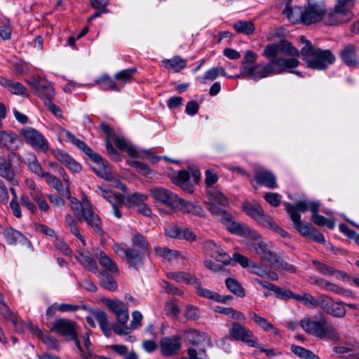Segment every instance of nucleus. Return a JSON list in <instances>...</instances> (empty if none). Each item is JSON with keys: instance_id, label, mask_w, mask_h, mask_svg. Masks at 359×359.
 Listing matches in <instances>:
<instances>
[{"instance_id": "nucleus-37", "label": "nucleus", "mask_w": 359, "mask_h": 359, "mask_svg": "<svg viewBox=\"0 0 359 359\" xmlns=\"http://www.w3.org/2000/svg\"><path fill=\"white\" fill-rule=\"evenodd\" d=\"M250 315L253 321L264 331L271 332L276 334H278V330L266 318L261 317L254 312L250 313Z\"/></svg>"}, {"instance_id": "nucleus-26", "label": "nucleus", "mask_w": 359, "mask_h": 359, "mask_svg": "<svg viewBox=\"0 0 359 359\" xmlns=\"http://www.w3.org/2000/svg\"><path fill=\"white\" fill-rule=\"evenodd\" d=\"M188 341L193 345H205L211 346V339L208 334L204 332H200L196 330H192L188 332L187 334Z\"/></svg>"}, {"instance_id": "nucleus-63", "label": "nucleus", "mask_w": 359, "mask_h": 359, "mask_svg": "<svg viewBox=\"0 0 359 359\" xmlns=\"http://www.w3.org/2000/svg\"><path fill=\"white\" fill-rule=\"evenodd\" d=\"M265 201L272 207L276 208L280 205L281 196L278 193L267 192L264 196Z\"/></svg>"}, {"instance_id": "nucleus-13", "label": "nucleus", "mask_w": 359, "mask_h": 359, "mask_svg": "<svg viewBox=\"0 0 359 359\" xmlns=\"http://www.w3.org/2000/svg\"><path fill=\"white\" fill-rule=\"evenodd\" d=\"M243 209L248 215L256 220L259 224L264 226L265 221L270 220L271 217L266 215L260 204L254 201L251 203L245 202L243 203Z\"/></svg>"}, {"instance_id": "nucleus-54", "label": "nucleus", "mask_w": 359, "mask_h": 359, "mask_svg": "<svg viewBox=\"0 0 359 359\" xmlns=\"http://www.w3.org/2000/svg\"><path fill=\"white\" fill-rule=\"evenodd\" d=\"M38 337L48 348L57 351L60 349L58 341L53 337L44 334L41 332V334Z\"/></svg>"}, {"instance_id": "nucleus-9", "label": "nucleus", "mask_w": 359, "mask_h": 359, "mask_svg": "<svg viewBox=\"0 0 359 359\" xmlns=\"http://www.w3.org/2000/svg\"><path fill=\"white\" fill-rule=\"evenodd\" d=\"M326 11V6L323 1L309 3L307 6L304 7L303 24L309 25L322 20Z\"/></svg>"}, {"instance_id": "nucleus-38", "label": "nucleus", "mask_w": 359, "mask_h": 359, "mask_svg": "<svg viewBox=\"0 0 359 359\" xmlns=\"http://www.w3.org/2000/svg\"><path fill=\"white\" fill-rule=\"evenodd\" d=\"M96 192L107 200L111 204L114 203H124V196L121 194H114L109 189L97 187Z\"/></svg>"}, {"instance_id": "nucleus-59", "label": "nucleus", "mask_w": 359, "mask_h": 359, "mask_svg": "<svg viewBox=\"0 0 359 359\" xmlns=\"http://www.w3.org/2000/svg\"><path fill=\"white\" fill-rule=\"evenodd\" d=\"M12 29L8 20L0 22V36L4 40L9 39L11 36Z\"/></svg>"}, {"instance_id": "nucleus-45", "label": "nucleus", "mask_w": 359, "mask_h": 359, "mask_svg": "<svg viewBox=\"0 0 359 359\" xmlns=\"http://www.w3.org/2000/svg\"><path fill=\"white\" fill-rule=\"evenodd\" d=\"M32 198L38 205V207L42 212H48L50 209V206L46 202V200L41 193L38 189H33V191L30 194Z\"/></svg>"}, {"instance_id": "nucleus-43", "label": "nucleus", "mask_w": 359, "mask_h": 359, "mask_svg": "<svg viewBox=\"0 0 359 359\" xmlns=\"http://www.w3.org/2000/svg\"><path fill=\"white\" fill-rule=\"evenodd\" d=\"M226 287L235 295L243 297L245 294V290L242 285L236 279L228 278L225 280Z\"/></svg>"}, {"instance_id": "nucleus-28", "label": "nucleus", "mask_w": 359, "mask_h": 359, "mask_svg": "<svg viewBox=\"0 0 359 359\" xmlns=\"http://www.w3.org/2000/svg\"><path fill=\"white\" fill-rule=\"evenodd\" d=\"M95 257L98 259L100 264L106 270L112 273H117L118 272V269L115 262L104 252L99 251L96 252Z\"/></svg>"}, {"instance_id": "nucleus-25", "label": "nucleus", "mask_w": 359, "mask_h": 359, "mask_svg": "<svg viewBox=\"0 0 359 359\" xmlns=\"http://www.w3.org/2000/svg\"><path fill=\"white\" fill-rule=\"evenodd\" d=\"M257 182L269 189H276L278 187L276 176L269 170L257 171L255 175Z\"/></svg>"}, {"instance_id": "nucleus-17", "label": "nucleus", "mask_w": 359, "mask_h": 359, "mask_svg": "<svg viewBox=\"0 0 359 359\" xmlns=\"http://www.w3.org/2000/svg\"><path fill=\"white\" fill-rule=\"evenodd\" d=\"M339 55L346 65L354 68L358 67V57L357 47L354 44H345L339 50Z\"/></svg>"}, {"instance_id": "nucleus-16", "label": "nucleus", "mask_w": 359, "mask_h": 359, "mask_svg": "<svg viewBox=\"0 0 359 359\" xmlns=\"http://www.w3.org/2000/svg\"><path fill=\"white\" fill-rule=\"evenodd\" d=\"M161 353L165 357H170L177 354L182 347L180 337L172 336L163 338L160 342Z\"/></svg>"}, {"instance_id": "nucleus-60", "label": "nucleus", "mask_w": 359, "mask_h": 359, "mask_svg": "<svg viewBox=\"0 0 359 359\" xmlns=\"http://www.w3.org/2000/svg\"><path fill=\"white\" fill-rule=\"evenodd\" d=\"M111 328L116 334L120 336L127 335L131 332V328L126 325V323L121 320H117L116 323H114Z\"/></svg>"}, {"instance_id": "nucleus-39", "label": "nucleus", "mask_w": 359, "mask_h": 359, "mask_svg": "<svg viewBox=\"0 0 359 359\" xmlns=\"http://www.w3.org/2000/svg\"><path fill=\"white\" fill-rule=\"evenodd\" d=\"M280 53V45L279 43L269 44L264 50L263 55L265 57L273 62L276 60L285 59V57H278Z\"/></svg>"}, {"instance_id": "nucleus-18", "label": "nucleus", "mask_w": 359, "mask_h": 359, "mask_svg": "<svg viewBox=\"0 0 359 359\" xmlns=\"http://www.w3.org/2000/svg\"><path fill=\"white\" fill-rule=\"evenodd\" d=\"M105 304L116 315L117 320L128 322V309L125 303L118 299H107Z\"/></svg>"}, {"instance_id": "nucleus-36", "label": "nucleus", "mask_w": 359, "mask_h": 359, "mask_svg": "<svg viewBox=\"0 0 359 359\" xmlns=\"http://www.w3.org/2000/svg\"><path fill=\"white\" fill-rule=\"evenodd\" d=\"M162 62L166 68L173 69L177 72H180L187 65V60L178 55L170 59H165Z\"/></svg>"}, {"instance_id": "nucleus-33", "label": "nucleus", "mask_w": 359, "mask_h": 359, "mask_svg": "<svg viewBox=\"0 0 359 359\" xmlns=\"http://www.w3.org/2000/svg\"><path fill=\"white\" fill-rule=\"evenodd\" d=\"M36 94L44 101V103L46 104L53 100L55 90L50 83L45 81L36 91Z\"/></svg>"}, {"instance_id": "nucleus-24", "label": "nucleus", "mask_w": 359, "mask_h": 359, "mask_svg": "<svg viewBox=\"0 0 359 359\" xmlns=\"http://www.w3.org/2000/svg\"><path fill=\"white\" fill-rule=\"evenodd\" d=\"M0 176L6 179L13 186L17 185L18 181L11 168L10 161L6 157L0 155Z\"/></svg>"}, {"instance_id": "nucleus-64", "label": "nucleus", "mask_w": 359, "mask_h": 359, "mask_svg": "<svg viewBox=\"0 0 359 359\" xmlns=\"http://www.w3.org/2000/svg\"><path fill=\"white\" fill-rule=\"evenodd\" d=\"M28 166L30 170L38 177H41L44 175L45 171L43 170V168L36 156L33 155L32 160L29 163Z\"/></svg>"}, {"instance_id": "nucleus-8", "label": "nucleus", "mask_w": 359, "mask_h": 359, "mask_svg": "<svg viewBox=\"0 0 359 359\" xmlns=\"http://www.w3.org/2000/svg\"><path fill=\"white\" fill-rule=\"evenodd\" d=\"M229 334L232 339L244 342L250 347H259L258 339L254 336L252 332L238 323L231 325Z\"/></svg>"}, {"instance_id": "nucleus-53", "label": "nucleus", "mask_w": 359, "mask_h": 359, "mask_svg": "<svg viewBox=\"0 0 359 359\" xmlns=\"http://www.w3.org/2000/svg\"><path fill=\"white\" fill-rule=\"evenodd\" d=\"M333 301V299L330 297L322 294L318 297H316V304L315 308H320L324 312L326 313L328 308L332 304V302Z\"/></svg>"}, {"instance_id": "nucleus-52", "label": "nucleus", "mask_w": 359, "mask_h": 359, "mask_svg": "<svg viewBox=\"0 0 359 359\" xmlns=\"http://www.w3.org/2000/svg\"><path fill=\"white\" fill-rule=\"evenodd\" d=\"M291 351L297 355L305 359H318L315 353L302 346L293 345L291 346Z\"/></svg>"}, {"instance_id": "nucleus-30", "label": "nucleus", "mask_w": 359, "mask_h": 359, "mask_svg": "<svg viewBox=\"0 0 359 359\" xmlns=\"http://www.w3.org/2000/svg\"><path fill=\"white\" fill-rule=\"evenodd\" d=\"M167 276L168 278L172 279L177 283L187 285H194L197 282V278L184 271L169 272Z\"/></svg>"}, {"instance_id": "nucleus-10", "label": "nucleus", "mask_w": 359, "mask_h": 359, "mask_svg": "<svg viewBox=\"0 0 359 359\" xmlns=\"http://www.w3.org/2000/svg\"><path fill=\"white\" fill-rule=\"evenodd\" d=\"M116 254L122 253L126 258L127 264L130 267L137 269L143 265L145 253L139 250L128 248L126 245H115L113 248Z\"/></svg>"}, {"instance_id": "nucleus-4", "label": "nucleus", "mask_w": 359, "mask_h": 359, "mask_svg": "<svg viewBox=\"0 0 359 359\" xmlns=\"http://www.w3.org/2000/svg\"><path fill=\"white\" fill-rule=\"evenodd\" d=\"M301 327L309 334L319 339L327 338L330 340L339 339L337 330L327 323L325 317L317 318L306 316L299 321Z\"/></svg>"}, {"instance_id": "nucleus-22", "label": "nucleus", "mask_w": 359, "mask_h": 359, "mask_svg": "<svg viewBox=\"0 0 359 359\" xmlns=\"http://www.w3.org/2000/svg\"><path fill=\"white\" fill-rule=\"evenodd\" d=\"M318 201H300L295 204H291L289 203H285V210L290 215V219H292V214L296 215L298 217L301 218L299 212H304L306 210L311 212V207L313 205L318 204Z\"/></svg>"}, {"instance_id": "nucleus-6", "label": "nucleus", "mask_w": 359, "mask_h": 359, "mask_svg": "<svg viewBox=\"0 0 359 359\" xmlns=\"http://www.w3.org/2000/svg\"><path fill=\"white\" fill-rule=\"evenodd\" d=\"M337 3L333 11L328 13L327 23L335 25L347 22L353 16L351 9L354 6L355 0H336Z\"/></svg>"}, {"instance_id": "nucleus-31", "label": "nucleus", "mask_w": 359, "mask_h": 359, "mask_svg": "<svg viewBox=\"0 0 359 359\" xmlns=\"http://www.w3.org/2000/svg\"><path fill=\"white\" fill-rule=\"evenodd\" d=\"M58 140L61 142L72 143L78 149L81 148L83 141L76 137L72 133L64 128L58 127L57 130Z\"/></svg>"}, {"instance_id": "nucleus-42", "label": "nucleus", "mask_w": 359, "mask_h": 359, "mask_svg": "<svg viewBox=\"0 0 359 359\" xmlns=\"http://www.w3.org/2000/svg\"><path fill=\"white\" fill-rule=\"evenodd\" d=\"M133 246L138 248L139 251L147 253L150 250V245L146 238L140 233H135L132 238Z\"/></svg>"}, {"instance_id": "nucleus-57", "label": "nucleus", "mask_w": 359, "mask_h": 359, "mask_svg": "<svg viewBox=\"0 0 359 359\" xmlns=\"http://www.w3.org/2000/svg\"><path fill=\"white\" fill-rule=\"evenodd\" d=\"M0 314L4 319L11 320L13 323L17 322L16 319L18 315L14 313L6 303H1L0 304Z\"/></svg>"}, {"instance_id": "nucleus-11", "label": "nucleus", "mask_w": 359, "mask_h": 359, "mask_svg": "<svg viewBox=\"0 0 359 359\" xmlns=\"http://www.w3.org/2000/svg\"><path fill=\"white\" fill-rule=\"evenodd\" d=\"M226 212L230 216V219L229 221H225L223 219L224 217L223 214H221L219 215H216L222 222L225 224H229L228 229L230 232L237 234L240 236L250 238L251 239L254 241H257L259 238V235L257 232L252 230L250 227H248L246 225L241 224L240 223H237L235 222H231V215L226 211Z\"/></svg>"}, {"instance_id": "nucleus-23", "label": "nucleus", "mask_w": 359, "mask_h": 359, "mask_svg": "<svg viewBox=\"0 0 359 359\" xmlns=\"http://www.w3.org/2000/svg\"><path fill=\"white\" fill-rule=\"evenodd\" d=\"M76 259L86 269L91 272H96L97 265L95 260L91 256V254L87 250L81 248L77 251Z\"/></svg>"}, {"instance_id": "nucleus-48", "label": "nucleus", "mask_w": 359, "mask_h": 359, "mask_svg": "<svg viewBox=\"0 0 359 359\" xmlns=\"http://www.w3.org/2000/svg\"><path fill=\"white\" fill-rule=\"evenodd\" d=\"M41 177L45 178L46 183L55 189L60 194L63 192L62 184L55 175L45 172L44 175Z\"/></svg>"}, {"instance_id": "nucleus-34", "label": "nucleus", "mask_w": 359, "mask_h": 359, "mask_svg": "<svg viewBox=\"0 0 359 359\" xmlns=\"http://www.w3.org/2000/svg\"><path fill=\"white\" fill-rule=\"evenodd\" d=\"M95 83L99 86L102 90H114L120 91L121 87L108 75H103L100 78L95 80Z\"/></svg>"}, {"instance_id": "nucleus-35", "label": "nucleus", "mask_w": 359, "mask_h": 359, "mask_svg": "<svg viewBox=\"0 0 359 359\" xmlns=\"http://www.w3.org/2000/svg\"><path fill=\"white\" fill-rule=\"evenodd\" d=\"M65 226L67 229L69 230V231L78 238L81 242L82 246L84 247L86 245V242L80 233L79 229L76 225V222L74 217L71 215H67L65 217Z\"/></svg>"}, {"instance_id": "nucleus-50", "label": "nucleus", "mask_w": 359, "mask_h": 359, "mask_svg": "<svg viewBox=\"0 0 359 359\" xmlns=\"http://www.w3.org/2000/svg\"><path fill=\"white\" fill-rule=\"evenodd\" d=\"M316 297L307 292L297 294L295 300L310 309H315Z\"/></svg>"}, {"instance_id": "nucleus-47", "label": "nucleus", "mask_w": 359, "mask_h": 359, "mask_svg": "<svg viewBox=\"0 0 359 359\" xmlns=\"http://www.w3.org/2000/svg\"><path fill=\"white\" fill-rule=\"evenodd\" d=\"M214 311L217 313L224 314L229 318L238 320H244L245 319V316L241 312L235 310L232 308H225L222 306H216Z\"/></svg>"}, {"instance_id": "nucleus-56", "label": "nucleus", "mask_w": 359, "mask_h": 359, "mask_svg": "<svg viewBox=\"0 0 359 359\" xmlns=\"http://www.w3.org/2000/svg\"><path fill=\"white\" fill-rule=\"evenodd\" d=\"M154 250H155L156 254L158 256L163 258L165 260H168V261L172 259L173 258H175L176 255L177 254V251L171 250L165 247V248L155 247Z\"/></svg>"}, {"instance_id": "nucleus-51", "label": "nucleus", "mask_w": 359, "mask_h": 359, "mask_svg": "<svg viewBox=\"0 0 359 359\" xmlns=\"http://www.w3.org/2000/svg\"><path fill=\"white\" fill-rule=\"evenodd\" d=\"M223 76L229 78V75H227L225 69L222 67H214L207 72H205L203 79L205 80L213 81L218 76Z\"/></svg>"}, {"instance_id": "nucleus-61", "label": "nucleus", "mask_w": 359, "mask_h": 359, "mask_svg": "<svg viewBox=\"0 0 359 359\" xmlns=\"http://www.w3.org/2000/svg\"><path fill=\"white\" fill-rule=\"evenodd\" d=\"M190 178V175L187 170L179 171L175 177L173 179L175 184L184 188L187 186V182Z\"/></svg>"}, {"instance_id": "nucleus-44", "label": "nucleus", "mask_w": 359, "mask_h": 359, "mask_svg": "<svg viewBox=\"0 0 359 359\" xmlns=\"http://www.w3.org/2000/svg\"><path fill=\"white\" fill-rule=\"evenodd\" d=\"M194 285L196 293L199 296L216 302L218 293L202 287L199 279L197 278V282Z\"/></svg>"}, {"instance_id": "nucleus-5", "label": "nucleus", "mask_w": 359, "mask_h": 359, "mask_svg": "<svg viewBox=\"0 0 359 359\" xmlns=\"http://www.w3.org/2000/svg\"><path fill=\"white\" fill-rule=\"evenodd\" d=\"M149 191L162 214L169 215L177 210L179 203L177 194L162 187H154Z\"/></svg>"}, {"instance_id": "nucleus-29", "label": "nucleus", "mask_w": 359, "mask_h": 359, "mask_svg": "<svg viewBox=\"0 0 359 359\" xmlns=\"http://www.w3.org/2000/svg\"><path fill=\"white\" fill-rule=\"evenodd\" d=\"M291 220L299 233L304 237L309 238L310 234L312 233V231H313L314 227L313 225L309 222L302 221L301 218L294 214L292 215Z\"/></svg>"}, {"instance_id": "nucleus-49", "label": "nucleus", "mask_w": 359, "mask_h": 359, "mask_svg": "<svg viewBox=\"0 0 359 359\" xmlns=\"http://www.w3.org/2000/svg\"><path fill=\"white\" fill-rule=\"evenodd\" d=\"M137 72V68L133 67L126 69L117 72L114 78L116 80L119 81L123 83L130 82L133 79V75Z\"/></svg>"}, {"instance_id": "nucleus-14", "label": "nucleus", "mask_w": 359, "mask_h": 359, "mask_svg": "<svg viewBox=\"0 0 359 359\" xmlns=\"http://www.w3.org/2000/svg\"><path fill=\"white\" fill-rule=\"evenodd\" d=\"M248 250L257 254L262 259L269 262L271 264L278 263L277 255L268 249L266 244L260 243H249L247 245Z\"/></svg>"}, {"instance_id": "nucleus-46", "label": "nucleus", "mask_w": 359, "mask_h": 359, "mask_svg": "<svg viewBox=\"0 0 359 359\" xmlns=\"http://www.w3.org/2000/svg\"><path fill=\"white\" fill-rule=\"evenodd\" d=\"M17 136L15 134L11 131H1L0 132V147L7 149H11L15 140Z\"/></svg>"}, {"instance_id": "nucleus-2", "label": "nucleus", "mask_w": 359, "mask_h": 359, "mask_svg": "<svg viewBox=\"0 0 359 359\" xmlns=\"http://www.w3.org/2000/svg\"><path fill=\"white\" fill-rule=\"evenodd\" d=\"M300 41L304 44L300 53L309 68L324 70L335 62L336 57L330 50L315 48L304 36H300Z\"/></svg>"}, {"instance_id": "nucleus-62", "label": "nucleus", "mask_w": 359, "mask_h": 359, "mask_svg": "<svg viewBox=\"0 0 359 359\" xmlns=\"http://www.w3.org/2000/svg\"><path fill=\"white\" fill-rule=\"evenodd\" d=\"M257 59V55L252 50H247L242 62L241 67H245L247 68H252L254 66V63Z\"/></svg>"}, {"instance_id": "nucleus-7", "label": "nucleus", "mask_w": 359, "mask_h": 359, "mask_svg": "<svg viewBox=\"0 0 359 359\" xmlns=\"http://www.w3.org/2000/svg\"><path fill=\"white\" fill-rule=\"evenodd\" d=\"M23 140L36 150L46 152L49 149V143L44 135L32 127H24L20 132Z\"/></svg>"}, {"instance_id": "nucleus-55", "label": "nucleus", "mask_w": 359, "mask_h": 359, "mask_svg": "<svg viewBox=\"0 0 359 359\" xmlns=\"http://www.w3.org/2000/svg\"><path fill=\"white\" fill-rule=\"evenodd\" d=\"M86 155H87L92 161L96 164L104 159L99 154L95 152L90 147H89L84 142L79 148Z\"/></svg>"}, {"instance_id": "nucleus-19", "label": "nucleus", "mask_w": 359, "mask_h": 359, "mask_svg": "<svg viewBox=\"0 0 359 359\" xmlns=\"http://www.w3.org/2000/svg\"><path fill=\"white\" fill-rule=\"evenodd\" d=\"M313 264L314 265L316 269L323 276L334 277L339 280H344L346 277L345 272L337 270L324 262L313 260Z\"/></svg>"}, {"instance_id": "nucleus-15", "label": "nucleus", "mask_w": 359, "mask_h": 359, "mask_svg": "<svg viewBox=\"0 0 359 359\" xmlns=\"http://www.w3.org/2000/svg\"><path fill=\"white\" fill-rule=\"evenodd\" d=\"M79 219H83L95 233L102 236L104 231L101 219L93 211L91 205H84V212L81 215Z\"/></svg>"}, {"instance_id": "nucleus-40", "label": "nucleus", "mask_w": 359, "mask_h": 359, "mask_svg": "<svg viewBox=\"0 0 359 359\" xmlns=\"http://www.w3.org/2000/svg\"><path fill=\"white\" fill-rule=\"evenodd\" d=\"M233 27L238 33L246 35L252 34L255 30V25L251 21L239 20L234 23Z\"/></svg>"}, {"instance_id": "nucleus-12", "label": "nucleus", "mask_w": 359, "mask_h": 359, "mask_svg": "<svg viewBox=\"0 0 359 359\" xmlns=\"http://www.w3.org/2000/svg\"><path fill=\"white\" fill-rule=\"evenodd\" d=\"M51 331L69 339H75V333L78 332V325L74 321L67 318H60L55 321Z\"/></svg>"}, {"instance_id": "nucleus-20", "label": "nucleus", "mask_w": 359, "mask_h": 359, "mask_svg": "<svg viewBox=\"0 0 359 359\" xmlns=\"http://www.w3.org/2000/svg\"><path fill=\"white\" fill-rule=\"evenodd\" d=\"M61 195L70 200L71 208L78 219H80L81 215L84 212V205H91L86 197L83 198L81 201H79L77 198L72 197L70 194L69 185L65 188V193L62 192Z\"/></svg>"}, {"instance_id": "nucleus-32", "label": "nucleus", "mask_w": 359, "mask_h": 359, "mask_svg": "<svg viewBox=\"0 0 359 359\" xmlns=\"http://www.w3.org/2000/svg\"><path fill=\"white\" fill-rule=\"evenodd\" d=\"M92 169L98 176L106 180L110 181L114 178L111 169L104 159L98 163L96 166L92 167Z\"/></svg>"}, {"instance_id": "nucleus-58", "label": "nucleus", "mask_w": 359, "mask_h": 359, "mask_svg": "<svg viewBox=\"0 0 359 359\" xmlns=\"http://www.w3.org/2000/svg\"><path fill=\"white\" fill-rule=\"evenodd\" d=\"M280 45V53L285 55L294 57L299 56L301 55L300 51L295 47H294L291 43L285 42L283 43H279Z\"/></svg>"}, {"instance_id": "nucleus-27", "label": "nucleus", "mask_w": 359, "mask_h": 359, "mask_svg": "<svg viewBox=\"0 0 359 359\" xmlns=\"http://www.w3.org/2000/svg\"><path fill=\"white\" fill-rule=\"evenodd\" d=\"M177 210L183 213H189L199 217L204 216V211L201 206L180 198H179V203H177Z\"/></svg>"}, {"instance_id": "nucleus-3", "label": "nucleus", "mask_w": 359, "mask_h": 359, "mask_svg": "<svg viewBox=\"0 0 359 359\" xmlns=\"http://www.w3.org/2000/svg\"><path fill=\"white\" fill-rule=\"evenodd\" d=\"M218 180L217 175L212 170L205 171V184L207 186V194L208 201L206 202L209 211L214 215L223 214V219L229 221V215L226 212L225 208L228 206L229 202L226 197L213 184Z\"/></svg>"}, {"instance_id": "nucleus-21", "label": "nucleus", "mask_w": 359, "mask_h": 359, "mask_svg": "<svg viewBox=\"0 0 359 359\" xmlns=\"http://www.w3.org/2000/svg\"><path fill=\"white\" fill-rule=\"evenodd\" d=\"M3 235L7 243L11 245H25L29 242L25 235L11 226L4 230Z\"/></svg>"}, {"instance_id": "nucleus-41", "label": "nucleus", "mask_w": 359, "mask_h": 359, "mask_svg": "<svg viewBox=\"0 0 359 359\" xmlns=\"http://www.w3.org/2000/svg\"><path fill=\"white\" fill-rule=\"evenodd\" d=\"M326 313L333 317L341 318L346 316V310L343 302H334L333 300L331 305L326 311Z\"/></svg>"}, {"instance_id": "nucleus-1", "label": "nucleus", "mask_w": 359, "mask_h": 359, "mask_svg": "<svg viewBox=\"0 0 359 359\" xmlns=\"http://www.w3.org/2000/svg\"><path fill=\"white\" fill-rule=\"evenodd\" d=\"M299 61L297 58L276 60L273 62L258 64L249 69L245 67H240V74L229 76V79L250 77L254 80H259L271 74H278L283 72H291L300 76V72L292 71L297 67Z\"/></svg>"}]
</instances>
